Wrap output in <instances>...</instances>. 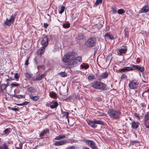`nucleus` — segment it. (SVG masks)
Returning a JSON list of instances; mask_svg holds the SVG:
<instances>
[{
	"instance_id": "obj_21",
	"label": "nucleus",
	"mask_w": 149,
	"mask_h": 149,
	"mask_svg": "<svg viewBox=\"0 0 149 149\" xmlns=\"http://www.w3.org/2000/svg\"><path fill=\"white\" fill-rule=\"evenodd\" d=\"M133 70V68H132V67H127L121 69V70L123 72H125L126 71H129L130 70Z\"/></svg>"
},
{
	"instance_id": "obj_6",
	"label": "nucleus",
	"mask_w": 149,
	"mask_h": 149,
	"mask_svg": "<svg viewBox=\"0 0 149 149\" xmlns=\"http://www.w3.org/2000/svg\"><path fill=\"white\" fill-rule=\"evenodd\" d=\"M83 141H85L86 144L91 148L92 149H97L98 148L95 143L93 140L84 139Z\"/></svg>"
},
{
	"instance_id": "obj_42",
	"label": "nucleus",
	"mask_w": 149,
	"mask_h": 149,
	"mask_svg": "<svg viewBox=\"0 0 149 149\" xmlns=\"http://www.w3.org/2000/svg\"><path fill=\"white\" fill-rule=\"evenodd\" d=\"M65 6H62L61 7V10L59 12V13H60V14L62 13L65 10Z\"/></svg>"
},
{
	"instance_id": "obj_62",
	"label": "nucleus",
	"mask_w": 149,
	"mask_h": 149,
	"mask_svg": "<svg viewBox=\"0 0 149 149\" xmlns=\"http://www.w3.org/2000/svg\"><path fill=\"white\" fill-rule=\"evenodd\" d=\"M19 147H21V148H22V143H20L19 144Z\"/></svg>"
},
{
	"instance_id": "obj_22",
	"label": "nucleus",
	"mask_w": 149,
	"mask_h": 149,
	"mask_svg": "<svg viewBox=\"0 0 149 149\" xmlns=\"http://www.w3.org/2000/svg\"><path fill=\"white\" fill-rule=\"evenodd\" d=\"M16 15V14L12 15L11 16L10 19H9L12 23H13L14 22L15 19Z\"/></svg>"
},
{
	"instance_id": "obj_29",
	"label": "nucleus",
	"mask_w": 149,
	"mask_h": 149,
	"mask_svg": "<svg viewBox=\"0 0 149 149\" xmlns=\"http://www.w3.org/2000/svg\"><path fill=\"white\" fill-rule=\"evenodd\" d=\"M8 145L6 143H5L2 146H0V149H8Z\"/></svg>"
},
{
	"instance_id": "obj_32",
	"label": "nucleus",
	"mask_w": 149,
	"mask_h": 149,
	"mask_svg": "<svg viewBox=\"0 0 149 149\" xmlns=\"http://www.w3.org/2000/svg\"><path fill=\"white\" fill-rule=\"evenodd\" d=\"M13 97L17 98L19 99L22 98H24V97H25V96L24 95H16L15 94L14 95H13Z\"/></svg>"
},
{
	"instance_id": "obj_16",
	"label": "nucleus",
	"mask_w": 149,
	"mask_h": 149,
	"mask_svg": "<svg viewBox=\"0 0 149 149\" xmlns=\"http://www.w3.org/2000/svg\"><path fill=\"white\" fill-rule=\"evenodd\" d=\"M49 130L48 129L46 130H43L42 131L40 134L39 137L41 138H43V136L47 133H49Z\"/></svg>"
},
{
	"instance_id": "obj_25",
	"label": "nucleus",
	"mask_w": 149,
	"mask_h": 149,
	"mask_svg": "<svg viewBox=\"0 0 149 149\" xmlns=\"http://www.w3.org/2000/svg\"><path fill=\"white\" fill-rule=\"evenodd\" d=\"M80 66L82 69H86L89 68V65L88 64L85 65L84 63H83Z\"/></svg>"
},
{
	"instance_id": "obj_43",
	"label": "nucleus",
	"mask_w": 149,
	"mask_h": 149,
	"mask_svg": "<svg viewBox=\"0 0 149 149\" xmlns=\"http://www.w3.org/2000/svg\"><path fill=\"white\" fill-rule=\"evenodd\" d=\"M102 0H97L95 3V4L96 5H98L99 3H101L102 2Z\"/></svg>"
},
{
	"instance_id": "obj_27",
	"label": "nucleus",
	"mask_w": 149,
	"mask_h": 149,
	"mask_svg": "<svg viewBox=\"0 0 149 149\" xmlns=\"http://www.w3.org/2000/svg\"><path fill=\"white\" fill-rule=\"evenodd\" d=\"M11 130H12L10 128H7L4 130L3 132L6 134H8L11 132Z\"/></svg>"
},
{
	"instance_id": "obj_8",
	"label": "nucleus",
	"mask_w": 149,
	"mask_h": 149,
	"mask_svg": "<svg viewBox=\"0 0 149 149\" xmlns=\"http://www.w3.org/2000/svg\"><path fill=\"white\" fill-rule=\"evenodd\" d=\"M138 85V84L136 80H133L129 84V86L131 89H134L136 88Z\"/></svg>"
},
{
	"instance_id": "obj_4",
	"label": "nucleus",
	"mask_w": 149,
	"mask_h": 149,
	"mask_svg": "<svg viewBox=\"0 0 149 149\" xmlns=\"http://www.w3.org/2000/svg\"><path fill=\"white\" fill-rule=\"evenodd\" d=\"M97 41V40L95 38L92 37L87 40L85 42V44L87 47H91L95 46Z\"/></svg>"
},
{
	"instance_id": "obj_59",
	"label": "nucleus",
	"mask_w": 149,
	"mask_h": 149,
	"mask_svg": "<svg viewBox=\"0 0 149 149\" xmlns=\"http://www.w3.org/2000/svg\"><path fill=\"white\" fill-rule=\"evenodd\" d=\"M97 112L99 114H100V116H103V113L101 112H99V111H97Z\"/></svg>"
},
{
	"instance_id": "obj_31",
	"label": "nucleus",
	"mask_w": 149,
	"mask_h": 149,
	"mask_svg": "<svg viewBox=\"0 0 149 149\" xmlns=\"http://www.w3.org/2000/svg\"><path fill=\"white\" fill-rule=\"evenodd\" d=\"M112 13L114 14L116 13L117 12V8L115 6H112Z\"/></svg>"
},
{
	"instance_id": "obj_41",
	"label": "nucleus",
	"mask_w": 149,
	"mask_h": 149,
	"mask_svg": "<svg viewBox=\"0 0 149 149\" xmlns=\"http://www.w3.org/2000/svg\"><path fill=\"white\" fill-rule=\"evenodd\" d=\"M125 37L128 38L129 36V32L127 30H125L124 33Z\"/></svg>"
},
{
	"instance_id": "obj_61",
	"label": "nucleus",
	"mask_w": 149,
	"mask_h": 149,
	"mask_svg": "<svg viewBox=\"0 0 149 149\" xmlns=\"http://www.w3.org/2000/svg\"><path fill=\"white\" fill-rule=\"evenodd\" d=\"M45 76V74H44V73H43L41 75V76L42 77V78L43 77H44Z\"/></svg>"
},
{
	"instance_id": "obj_35",
	"label": "nucleus",
	"mask_w": 149,
	"mask_h": 149,
	"mask_svg": "<svg viewBox=\"0 0 149 149\" xmlns=\"http://www.w3.org/2000/svg\"><path fill=\"white\" fill-rule=\"evenodd\" d=\"M6 88V86L5 84H3L1 85L0 87V91H3Z\"/></svg>"
},
{
	"instance_id": "obj_38",
	"label": "nucleus",
	"mask_w": 149,
	"mask_h": 149,
	"mask_svg": "<svg viewBox=\"0 0 149 149\" xmlns=\"http://www.w3.org/2000/svg\"><path fill=\"white\" fill-rule=\"evenodd\" d=\"M84 36L81 33L79 34L78 36V38L79 39H82L84 38Z\"/></svg>"
},
{
	"instance_id": "obj_53",
	"label": "nucleus",
	"mask_w": 149,
	"mask_h": 149,
	"mask_svg": "<svg viewBox=\"0 0 149 149\" xmlns=\"http://www.w3.org/2000/svg\"><path fill=\"white\" fill-rule=\"evenodd\" d=\"M48 26V24H47L46 23H44V24L43 26L45 28H47Z\"/></svg>"
},
{
	"instance_id": "obj_40",
	"label": "nucleus",
	"mask_w": 149,
	"mask_h": 149,
	"mask_svg": "<svg viewBox=\"0 0 149 149\" xmlns=\"http://www.w3.org/2000/svg\"><path fill=\"white\" fill-rule=\"evenodd\" d=\"M63 27L64 28H68L70 27V24L68 23L64 24L63 25Z\"/></svg>"
},
{
	"instance_id": "obj_2",
	"label": "nucleus",
	"mask_w": 149,
	"mask_h": 149,
	"mask_svg": "<svg viewBox=\"0 0 149 149\" xmlns=\"http://www.w3.org/2000/svg\"><path fill=\"white\" fill-rule=\"evenodd\" d=\"M91 86L94 88L104 91L107 89L106 85L99 81H95L91 84Z\"/></svg>"
},
{
	"instance_id": "obj_1",
	"label": "nucleus",
	"mask_w": 149,
	"mask_h": 149,
	"mask_svg": "<svg viewBox=\"0 0 149 149\" xmlns=\"http://www.w3.org/2000/svg\"><path fill=\"white\" fill-rule=\"evenodd\" d=\"M107 113L111 118L115 120L119 119L121 114L120 110H116L113 109H109Z\"/></svg>"
},
{
	"instance_id": "obj_44",
	"label": "nucleus",
	"mask_w": 149,
	"mask_h": 149,
	"mask_svg": "<svg viewBox=\"0 0 149 149\" xmlns=\"http://www.w3.org/2000/svg\"><path fill=\"white\" fill-rule=\"evenodd\" d=\"M34 63L35 64V65L36 66H37L38 65V63L37 62V60L36 58H34Z\"/></svg>"
},
{
	"instance_id": "obj_51",
	"label": "nucleus",
	"mask_w": 149,
	"mask_h": 149,
	"mask_svg": "<svg viewBox=\"0 0 149 149\" xmlns=\"http://www.w3.org/2000/svg\"><path fill=\"white\" fill-rule=\"evenodd\" d=\"M11 109L15 111H19L18 109L17 108H12Z\"/></svg>"
},
{
	"instance_id": "obj_28",
	"label": "nucleus",
	"mask_w": 149,
	"mask_h": 149,
	"mask_svg": "<svg viewBox=\"0 0 149 149\" xmlns=\"http://www.w3.org/2000/svg\"><path fill=\"white\" fill-rule=\"evenodd\" d=\"M65 137V135H59L58 136L56 137L54 139L56 140H60L62 139H63Z\"/></svg>"
},
{
	"instance_id": "obj_52",
	"label": "nucleus",
	"mask_w": 149,
	"mask_h": 149,
	"mask_svg": "<svg viewBox=\"0 0 149 149\" xmlns=\"http://www.w3.org/2000/svg\"><path fill=\"white\" fill-rule=\"evenodd\" d=\"M75 147L74 146H72L70 147H67V149H75Z\"/></svg>"
},
{
	"instance_id": "obj_7",
	"label": "nucleus",
	"mask_w": 149,
	"mask_h": 149,
	"mask_svg": "<svg viewBox=\"0 0 149 149\" xmlns=\"http://www.w3.org/2000/svg\"><path fill=\"white\" fill-rule=\"evenodd\" d=\"M42 40L41 41V44L45 48L46 47L48 44V38L47 36H45L42 37L41 38Z\"/></svg>"
},
{
	"instance_id": "obj_33",
	"label": "nucleus",
	"mask_w": 149,
	"mask_h": 149,
	"mask_svg": "<svg viewBox=\"0 0 149 149\" xmlns=\"http://www.w3.org/2000/svg\"><path fill=\"white\" fill-rule=\"evenodd\" d=\"M62 113L63 114V117H64L65 116L66 118H68V115L69 113L68 112L64 111L62 112Z\"/></svg>"
},
{
	"instance_id": "obj_19",
	"label": "nucleus",
	"mask_w": 149,
	"mask_h": 149,
	"mask_svg": "<svg viewBox=\"0 0 149 149\" xmlns=\"http://www.w3.org/2000/svg\"><path fill=\"white\" fill-rule=\"evenodd\" d=\"M27 91L32 93H35L36 91V90L33 87H30L28 88L27 89Z\"/></svg>"
},
{
	"instance_id": "obj_14",
	"label": "nucleus",
	"mask_w": 149,
	"mask_h": 149,
	"mask_svg": "<svg viewBox=\"0 0 149 149\" xmlns=\"http://www.w3.org/2000/svg\"><path fill=\"white\" fill-rule=\"evenodd\" d=\"M45 50V48L44 47H41L38 49L37 52V54L38 55H41L43 54Z\"/></svg>"
},
{
	"instance_id": "obj_58",
	"label": "nucleus",
	"mask_w": 149,
	"mask_h": 149,
	"mask_svg": "<svg viewBox=\"0 0 149 149\" xmlns=\"http://www.w3.org/2000/svg\"><path fill=\"white\" fill-rule=\"evenodd\" d=\"M141 106L143 107H146V105L145 104V103H142L141 104Z\"/></svg>"
},
{
	"instance_id": "obj_30",
	"label": "nucleus",
	"mask_w": 149,
	"mask_h": 149,
	"mask_svg": "<svg viewBox=\"0 0 149 149\" xmlns=\"http://www.w3.org/2000/svg\"><path fill=\"white\" fill-rule=\"evenodd\" d=\"M125 11L123 9H118L117 11V13L119 15H122L124 14Z\"/></svg>"
},
{
	"instance_id": "obj_63",
	"label": "nucleus",
	"mask_w": 149,
	"mask_h": 149,
	"mask_svg": "<svg viewBox=\"0 0 149 149\" xmlns=\"http://www.w3.org/2000/svg\"><path fill=\"white\" fill-rule=\"evenodd\" d=\"M17 105L18 106H24L23 104V103H22V104H17Z\"/></svg>"
},
{
	"instance_id": "obj_45",
	"label": "nucleus",
	"mask_w": 149,
	"mask_h": 149,
	"mask_svg": "<svg viewBox=\"0 0 149 149\" xmlns=\"http://www.w3.org/2000/svg\"><path fill=\"white\" fill-rule=\"evenodd\" d=\"M50 95L51 97H54L56 96V94L54 93H50Z\"/></svg>"
},
{
	"instance_id": "obj_57",
	"label": "nucleus",
	"mask_w": 149,
	"mask_h": 149,
	"mask_svg": "<svg viewBox=\"0 0 149 149\" xmlns=\"http://www.w3.org/2000/svg\"><path fill=\"white\" fill-rule=\"evenodd\" d=\"M71 97H72L71 96H70L67 97L66 99L67 100H70L71 99Z\"/></svg>"
},
{
	"instance_id": "obj_55",
	"label": "nucleus",
	"mask_w": 149,
	"mask_h": 149,
	"mask_svg": "<svg viewBox=\"0 0 149 149\" xmlns=\"http://www.w3.org/2000/svg\"><path fill=\"white\" fill-rule=\"evenodd\" d=\"M29 103V102H28L27 101H25L23 103L24 106L27 105V104H28Z\"/></svg>"
},
{
	"instance_id": "obj_5",
	"label": "nucleus",
	"mask_w": 149,
	"mask_h": 149,
	"mask_svg": "<svg viewBox=\"0 0 149 149\" xmlns=\"http://www.w3.org/2000/svg\"><path fill=\"white\" fill-rule=\"evenodd\" d=\"M74 56V53L70 52L65 55L63 59V61L65 63L69 62Z\"/></svg>"
},
{
	"instance_id": "obj_12",
	"label": "nucleus",
	"mask_w": 149,
	"mask_h": 149,
	"mask_svg": "<svg viewBox=\"0 0 149 149\" xmlns=\"http://www.w3.org/2000/svg\"><path fill=\"white\" fill-rule=\"evenodd\" d=\"M149 11V7L147 6H143L139 11V13H146Z\"/></svg>"
},
{
	"instance_id": "obj_17",
	"label": "nucleus",
	"mask_w": 149,
	"mask_h": 149,
	"mask_svg": "<svg viewBox=\"0 0 149 149\" xmlns=\"http://www.w3.org/2000/svg\"><path fill=\"white\" fill-rule=\"evenodd\" d=\"M104 37L107 39L112 40L113 39V36L110 33H107L105 35Z\"/></svg>"
},
{
	"instance_id": "obj_34",
	"label": "nucleus",
	"mask_w": 149,
	"mask_h": 149,
	"mask_svg": "<svg viewBox=\"0 0 149 149\" xmlns=\"http://www.w3.org/2000/svg\"><path fill=\"white\" fill-rule=\"evenodd\" d=\"M5 24L6 25L10 26L11 24L12 23L7 18L6 21L5 22Z\"/></svg>"
},
{
	"instance_id": "obj_18",
	"label": "nucleus",
	"mask_w": 149,
	"mask_h": 149,
	"mask_svg": "<svg viewBox=\"0 0 149 149\" xmlns=\"http://www.w3.org/2000/svg\"><path fill=\"white\" fill-rule=\"evenodd\" d=\"M139 123L138 122H133L132 123V127L133 129H137L139 126Z\"/></svg>"
},
{
	"instance_id": "obj_54",
	"label": "nucleus",
	"mask_w": 149,
	"mask_h": 149,
	"mask_svg": "<svg viewBox=\"0 0 149 149\" xmlns=\"http://www.w3.org/2000/svg\"><path fill=\"white\" fill-rule=\"evenodd\" d=\"M44 67H45V66L43 65H42V66L39 65V66H38L37 68L38 70V69H40V68H44Z\"/></svg>"
},
{
	"instance_id": "obj_64",
	"label": "nucleus",
	"mask_w": 149,
	"mask_h": 149,
	"mask_svg": "<svg viewBox=\"0 0 149 149\" xmlns=\"http://www.w3.org/2000/svg\"><path fill=\"white\" fill-rule=\"evenodd\" d=\"M137 61L138 62H139L140 61V59L139 58H138L137 59Z\"/></svg>"
},
{
	"instance_id": "obj_9",
	"label": "nucleus",
	"mask_w": 149,
	"mask_h": 149,
	"mask_svg": "<svg viewBox=\"0 0 149 149\" xmlns=\"http://www.w3.org/2000/svg\"><path fill=\"white\" fill-rule=\"evenodd\" d=\"M131 65L132 67L133 70H137L139 71H140L141 72H143L144 70V67L142 66L133 64H132Z\"/></svg>"
},
{
	"instance_id": "obj_20",
	"label": "nucleus",
	"mask_w": 149,
	"mask_h": 149,
	"mask_svg": "<svg viewBox=\"0 0 149 149\" xmlns=\"http://www.w3.org/2000/svg\"><path fill=\"white\" fill-rule=\"evenodd\" d=\"M30 97L33 100L37 101L39 99V96L38 95L33 96L31 94L30 95Z\"/></svg>"
},
{
	"instance_id": "obj_10",
	"label": "nucleus",
	"mask_w": 149,
	"mask_h": 149,
	"mask_svg": "<svg viewBox=\"0 0 149 149\" xmlns=\"http://www.w3.org/2000/svg\"><path fill=\"white\" fill-rule=\"evenodd\" d=\"M78 64V62L76 61L74 59H73L69 61L68 63V66L70 68H72L77 66Z\"/></svg>"
},
{
	"instance_id": "obj_15",
	"label": "nucleus",
	"mask_w": 149,
	"mask_h": 149,
	"mask_svg": "<svg viewBox=\"0 0 149 149\" xmlns=\"http://www.w3.org/2000/svg\"><path fill=\"white\" fill-rule=\"evenodd\" d=\"M109 75V73L107 72H104L99 76V78L100 79H103L107 78Z\"/></svg>"
},
{
	"instance_id": "obj_50",
	"label": "nucleus",
	"mask_w": 149,
	"mask_h": 149,
	"mask_svg": "<svg viewBox=\"0 0 149 149\" xmlns=\"http://www.w3.org/2000/svg\"><path fill=\"white\" fill-rule=\"evenodd\" d=\"M126 77H127V76L126 75L124 74H123L121 76V78L122 79H125H125L126 78Z\"/></svg>"
},
{
	"instance_id": "obj_48",
	"label": "nucleus",
	"mask_w": 149,
	"mask_h": 149,
	"mask_svg": "<svg viewBox=\"0 0 149 149\" xmlns=\"http://www.w3.org/2000/svg\"><path fill=\"white\" fill-rule=\"evenodd\" d=\"M29 58V57L26 60L25 62V65H28Z\"/></svg>"
},
{
	"instance_id": "obj_56",
	"label": "nucleus",
	"mask_w": 149,
	"mask_h": 149,
	"mask_svg": "<svg viewBox=\"0 0 149 149\" xmlns=\"http://www.w3.org/2000/svg\"><path fill=\"white\" fill-rule=\"evenodd\" d=\"M134 115L137 118H138L139 117V114H138L136 113H134Z\"/></svg>"
},
{
	"instance_id": "obj_3",
	"label": "nucleus",
	"mask_w": 149,
	"mask_h": 149,
	"mask_svg": "<svg viewBox=\"0 0 149 149\" xmlns=\"http://www.w3.org/2000/svg\"><path fill=\"white\" fill-rule=\"evenodd\" d=\"M88 124L92 127L95 128L97 127L96 124H99L101 125H104V124L103 121L97 120L96 119H94L93 120H89L87 121Z\"/></svg>"
},
{
	"instance_id": "obj_49",
	"label": "nucleus",
	"mask_w": 149,
	"mask_h": 149,
	"mask_svg": "<svg viewBox=\"0 0 149 149\" xmlns=\"http://www.w3.org/2000/svg\"><path fill=\"white\" fill-rule=\"evenodd\" d=\"M42 79V77L41 76H40L38 77H36V78L35 79H34V81H36L37 80H40Z\"/></svg>"
},
{
	"instance_id": "obj_24",
	"label": "nucleus",
	"mask_w": 149,
	"mask_h": 149,
	"mask_svg": "<svg viewBox=\"0 0 149 149\" xmlns=\"http://www.w3.org/2000/svg\"><path fill=\"white\" fill-rule=\"evenodd\" d=\"M149 119V111L144 116V121L146 122Z\"/></svg>"
},
{
	"instance_id": "obj_26",
	"label": "nucleus",
	"mask_w": 149,
	"mask_h": 149,
	"mask_svg": "<svg viewBox=\"0 0 149 149\" xmlns=\"http://www.w3.org/2000/svg\"><path fill=\"white\" fill-rule=\"evenodd\" d=\"M74 59L76 61H77L78 62H79L80 63L82 62V58L80 56L77 57L75 58Z\"/></svg>"
},
{
	"instance_id": "obj_60",
	"label": "nucleus",
	"mask_w": 149,
	"mask_h": 149,
	"mask_svg": "<svg viewBox=\"0 0 149 149\" xmlns=\"http://www.w3.org/2000/svg\"><path fill=\"white\" fill-rule=\"evenodd\" d=\"M51 105V104H50V102L49 103H47L46 104V106L47 107H49Z\"/></svg>"
},
{
	"instance_id": "obj_13",
	"label": "nucleus",
	"mask_w": 149,
	"mask_h": 149,
	"mask_svg": "<svg viewBox=\"0 0 149 149\" xmlns=\"http://www.w3.org/2000/svg\"><path fill=\"white\" fill-rule=\"evenodd\" d=\"M50 104H51L50 107L52 109L55 108L58 106V103L57 102L54 101H52V102H50Z\"/></svg>"
},
{
	"instance_id": "obj_47",
	"label": "nucleus",
	"mask_w": 149,
	"mask_h": 149,
	"mask_svg": "<svg viewBox=\"0 0 149 149\" xmlns=\"http://www.w3.org/2000/svg\"><path fill=\"white\" fill-rule=\"evenodd\" d=\"M11 85L12 87L17 86H19V84L17 83H12L11 84Z\"/></svg>"
},
{
	"instance_id": "obj_37",
	"label": "nucleus",
	"mask_w": 149,
	"mask_h": 149,
	"mask_svg": "<svg viewBox=\"0 0 149 149\" xmlns=\"http://www.w3.org/2000/svg\"><path fill=\"white\" fill-rule=\"evenodd\" d=\"M25 76L28 79H29L31 77V75L29 72H26L25 74Z\"/></svg>"
},
{
	"instance_id": "obj_11",
	"label": "nucleus",
	"mask_w": 149,
	"mask_h": 149,
	"mask_svg": "<svg viewBox=\"0 0 149 149\" xmlns=\"http://www.w3.org/2000/svg\"><path fill=\"white\" fill-rule=\"evenodd\" d=\"M68 143V141L66 140H61L56 141L55 143H54V145L56 146H58L65 145Z\"/></svg>"
},
{
	"instance_id": "obj_23",
	"label": "nucleus",
	"mask_w": 149,
	"mask_h": 149,
	"mask_svg": "<svg viewBox=\"0 0 149 149\" xmlns=\"http://www.w3.org/2000/svg\"><path fill=\"white\" fill-rule=\"evenodd\" d=\"M127 48H122L119 49V51L120 54H125L127 51Z\"/></svg>"
},
{
	"instance_id": "obj_36",
	"label": "nucleus",
	"mask_w": 149,
	"mask_h": 149,
	"mask_svg": "<svg viewBox=\"0 0 149 149\" xmlns=\"http://www.w3.org/2000/svg\"><path fill=\"white\" fill-rule=\"evenodd\" d=\"M59 74L62 77H65L67 76V73L64 72H61Z\"/></svg>"
},
{
	"instance_id": "obj_39",
	"label": "nucleus",
	"mask_w": 149,
	"mask_h": 149,
	"mask_svg": "<svg viewBox=\"0 0 149 149\" xmlns=\"http://www.w3.org/2000/svg\"><path fill=\"white\" fill-rule=\"evenodd\" d=\"M95 79V77L93 75H89L88 77V79L90 80H92Z\"/></svg>"
},
{
	"instance_id": "obj_46",
	"label": "nucleus",
	"mask_w": 149,
	"mask_h": 149,
	"mask_svg": "<svg viewBox=\"0 0 149 149\" xmlns=\"http://www.w3.org/2000/svg\"><path fill=\"white\" fill-rule=\"evenodd\" d=\"M15 78L16 79H18L19 78L18 74V73H15V75L14 76Z\"/></svg>"
}]
</instances>
